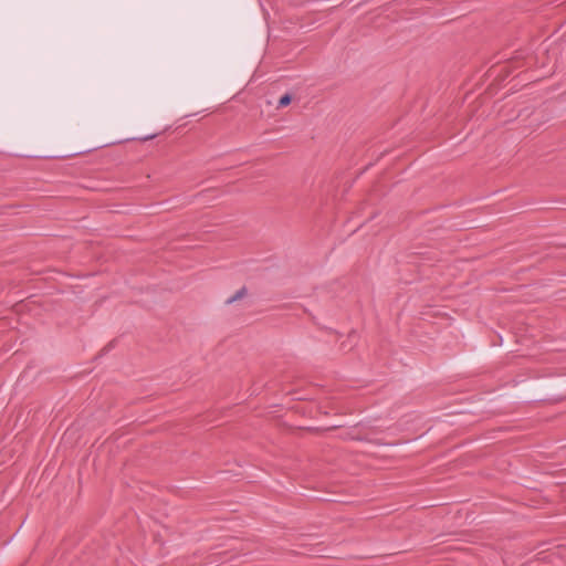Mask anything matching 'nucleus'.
Returning a JSON list of instances; mask_svg holds the SVG:
<instances>
[{"label": "nucleus", "mask_w": 566, "mask_h": 566, "mask_svg": "<svg viewBox=\"0 0 566 566\" xmlns=\"http://www.w3.org/2000/svg\"><path fill=\"white\" fill-rule=\"evenodd\" d=\"M247 294V289L245 287H242L240 289L239 291L235 292L234 295H232L231 297H229L226 303L227 304H231L238 300H241L244 295Z\"/></svg>", "instance_id": "nucleus-1"}, {"label": "nucleus", "mask_w": 566, "mask_h": 566, "mask_svg": "<svg viewBox=\"0 0 566 566\" xmlns=\"http://www.w3.org/2000/svg\"><path fill=\"white\" fill-rule=\"evenodd\" d=\"M292 101V97L290 94H284L280 99H279V105L277 107H285L287 106Z\"/></svg>", "instance_id": "nucleus-2"}]
</instances>
